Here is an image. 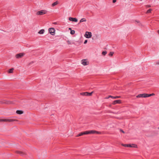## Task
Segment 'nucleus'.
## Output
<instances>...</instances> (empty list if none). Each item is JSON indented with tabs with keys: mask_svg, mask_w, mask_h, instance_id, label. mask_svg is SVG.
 <instances>
[{
	"mask_svg": "<svg viewBox=\"0 0 159 159\" xmlns=\"http://www.w3.org/2000/svg\"><path fill=\"white\" fill-rule=\"evenodd\" d=\"M47 11L45 10H42L37 11L36 13V15H41L46 14Z\"/></svg>",
	"mask_w": 159,
	"mask_h": 159,
	"instance_id": "obj_1",
	"label": "nucleus"
},
{
	"mask_svg": "<svg viewBox=\"0 0 159 159\" xmlns=\"http://www.w3.org/2000/svg\"><path fill=\"white\" fill-rule=\"evenodd\" d=\"M81 63L84 66L88 65L89 64V61L87 59H84L81 60Z\"/></svg>",
	"mask_w": 159,
	"mask_h": 159,
	"instance_id": "obj_2",
	"label": "nucleus"
},
{
	"mask_svg": "<svg viewBox=\"0 0 159 159\" xmlns=\"http://www.w3.org/2000/svg\"><path fill=\"white\" fill-rule=\"evenodd\" d=\"M25 55V53H20L16 54L15 56V57L17 59H19L24 57Z\"/></svg>",
	"mask_w": 159,
	"mask_h": 159,
	"instance_id": "obj_3",
	"label": "nucleus"
},
{
	"mask_svg": "<svg viewBox=\"0 0 159 159\" xmlns=\"http://www.w3.org/2000/svg\"><path fill=\"white\" fill-rule=\"evenodd\" d=\"M48 31L52 35H53L55 34V30L53 28H49Z\"/></svg>",
	"mask_w": 159,
	"mask_h": 159,
	"instance_id": "obj_4",
	"label": "nucleus"
},
{
	"mask_svg": "<svg viewBox=\"0 0 159 159\" xmlns=\"http://www.w3.org/2000/svg\"><path fill=\"white\" fill-rule=\"evenodd\" d=\"M86 132L87 134H95V133H96L97 134H101V133L95 130H93L89 131H86Z\"/></svg>",
	"mask_w": 159,
	"mask_h": 159,
	"instance_id": "obj_5",
	"label": "nucleus"
},
{
	"mask_svg": "<svg viewBox=\"0 0 159 159\" xmlns=\"http://www.w3.org/2000/svg\"><path fill=\"white\" fill-rule=\"evenodd\" d=\"M92 33L91 32L86 31L84 35V36L87 38H90L92 37Z\"/></svg>",
	"mask_w": 159,
	"mask_h": 159,
	"instance_id": "obj_6",
	"label": "nucleus"
},
{
	"mask_svg": "<svg viewBox=\"0 0 159 159\" xmlns=\"http://www.w3.org/2000/svg\"><path fill=\"white\" fill-rule=\"evenodd\" d=\"M137 98H146L148 97V94L143 93L139 94L136 96Z\"/></svg>",
	"mask_w": 159,
	"mask_h": 159,
	"instance_id": "obj_7",
	"label": "nucleus"
},
{
	"mask_svg": "<svg viewBox=\"0 0 159 159\" xmlns=\"http://www.w3.org/2000/svg\"><path fill=\"white\" fill-rule=\"evenodd\" d=\"M17 120L12 119H4V122H12L15 121H17Z\"/></svg>",
	"mask_w": 159,
	"mask_h": 159,
	"instance_id": "obj_8",
	"label": "nucleus"
},
{
	"mask_svg": "<svg viewBox=\"0 0 159 159\" xmlns=\"http://www.w3.org/2000/svg\"><path fill=\"white\" fill-rule=\"evenodd\" d=\"M69 20L70 21H74L75 22H77L78 21L77 19L75 18H73V17H70L69 18Z\"/></svg>",
	"mask_w": 159,
	"mask_h": 159,
	"instance_id": "obj_9",
	"label": "nucleus"
},
{
	"mask_svg": "<svg viewBox=\"0 0 159 159\" xmlns=\"http://www.w3.org/2000/svg\"><path fill=\"white\" fill-rule=\"evenodd\" d=\"M110 98H114V99H116V98H121V97L120 96H116L114 97V96L110 95V96H109L108 97H106V98L108 99Z\"/></svg>",
	"mask_w": 159,
	"mask_h": 159,
	"instance_id": "obj_10",
	"label": "nucleus"
},
{
	"mask_svg": "<svg viewBox=\"0 0 159 159\" xmlns=\"http://www.w3.org/2000/svg\"><path fill=\"white\" fill-rule=\"evenodd\" d=\"M121 103V101L120 100H116L114 101L112 103L113 105H115L116 104H120Z\"/></svg>",
	"mask_w": 159,
	"mask_h": 159,
	"instance_id": "obj_11",
	"label": "nucleus"
},
{
	"mask_svg": "<svg viewBox=\"0 0 159 159\" xmlns=\"http://www.w3.org/2000/svg\"><path fill=\"white\" fill-rule=\"evenodd\" d=\"M84 134H87L86 131L80 133V134H78L76 136V137H79V136H82V135H84Z\"/></svg>",
	"mask_w": 159,
	"mask_h": 159,
	"instance_id": "obj_12",
	"label": "nucleus"
},
{
	"mask_svg": "<svg viewBox=\"0 0 159 159\" xmlns=\"http://www.w3.org/2000/svg\"><path fill=\"white\" fill-rule=\"evenodd\" d=\"M16 113L18 114H21L23 113V111L21 110H17L16 111Z\"/></svg>",
	"mask_w": 159,
	"mask_h": 159,
	"instance_id": "obj_13",
	"label": "nucleus"
},
{
	"mask_svg": "<svg viewBox=\"0 0 159 159\" xmlns=\"http://www.w3.org/2000/svg\"><path fill=\"white\" fill-rule=\"evenodd\" d=\"M44 32L45 31L44 30L42 29L38 32V33L40 34H42L44 33Z\"/></svg>",
	"mask_w": 159,
	"mask_h": 159,
	"instance_id": "obj_14",
	"label": "nucleus"
},
{
	"mask_svg": "<svg viewBox=\"0 0 159 159\" xmlns=\"http://www.w3.org/2000/svg\"><path fill=\"white\" fill-rule=\"evenodd\" d=\"M88 92H84V93H80V95H82L86 96H88Z\"/></svg>",
	"mask_w": 159,
	"mask_h": 159,
	"instance_id": "obj_15",
	"label": "nucleus"
},
{
	"mask_svg": "<svg viewBox=\"0 0 159 159\" xmlns=\"http://www.w3.org/2000/svg\"><path fill=\"white\" fill-rule=\"evenodd\" d=\"M3 103H6L7 104H11L13 103L11 101H4L2 102Z\"/></svg>",
	"mask_w": 159,
	"mask_h": 159,
	"instance_id": "obj_16",
	"label": "nucleus"
},
{
	"mask_svg": "<svg viewBox=\"0 0 159 159\" xmlns=\"http://www.w3.org/2000/svg\"><path fill=\"white\" fill-rule=\"evenodd\" d=\"M86 19L83 18L81 19L80 20V23H81L83 22H86Z\"/></svg>",
	"mask_w": 159,
	"mask_h": 159,
	"instance_id": "obj_17",
	"label": "nucleus"
},
{
	"mask_svg": "<svg viewBox=\"0 0 159 159\" xmlns=\"http://www.w3.org/2000/svg\"><path fill=\"white\" fill-rule=\"evenodd\" d=\"M13 70H14V68H11V69H10L8 70V72L9 73H12L13 72Z\"/></svg>",
	"mask_w": 159,
	"mask_h": 159,
	"instance_id": "obj_18",
	"label": "nucleus"
},
{
	"mask_svg": "<svg viewBox=\"0 0 159 159\" xmlns=\"http://www.w3.org/2000/svg\"><path fill=\"white\" fill-rule=\"evenodd\" d=\"M57 4H58V2L57 1H56L54 3H53L52 4V6L53 7V6L57 5Z\"/></svg>",
	"mask_w": 159,
	"mask_h": 159,
	"instance_id": "obj_19",
	"label": "nucleus"
},
{
	"mask_svg": "<svg viewBox=\"0 0 159 159\" xmlns=\"http://www.w3.org/2000/svg\"><path fill=\"white\" fill-rule=\"evenodd\" d=\"M135 145L134 144H133L132 145H130V144H128V147H135Z\"/></svg>",
	"mask_w": 159,
	"mask_h": 159,
	"instance_id": "obj_20",
	"label": "nucleus"
},
{
	"mask_svg": "<svg viewBox=\"0 0 159 159\" xmlns=\"http://www.w3.org/2000/svg\"><path fill=\"white\" fill-rule=\"evenodd\" d=\"M75 31L74 30H71L70 31V33L71 34L73 35L75 33Z\"/></svg>",
	"mask_w": 159,
	"mask_h": 159,
	"instance_id": "obj_21",
	"label": "nucleus"
},
{
	"mask_svg": "<svg viewBox=\"0 0 159 159\" xmlns=\"http://www.w3.org/2000/svg\"><path fill=\"white\" fill-rule=\"evenodd\" d=\"M135 21L137 23H139V25H142V24L140 23V21L138 20H135Z\"/></svg>",
	"mask_w": 159,
	"mask_h": 159,
	"instance_id": "obj_22",
	"label": "nucleus"
},
{
	"mask_svg": "<svg viewBox=\"0 0 159 159\" xmlns=\"http://www.w3.org/2000/svg\"><path fill=\"white\" fill-rule=\"evenodd\" d=\"M93 93V92H92L91 93H89L88 92V96H91Z\"/></svg>",
	"mask_w": 159,
	"mask_h": 159,
	"instance_id": "obj_23",
	"label": "nucleus"
},
{
	"mask_svg": "<svg viewBox=\"0 0 159 159\" xmlns=\"http://www.w3.org/2000/svg\"><path fill=\"white\" fill-rule=\"evenodd\" d=\"M107 53V52L106 51H103L102 52V55L105 56Z\"/></svg>",
	"mask_w": 159,
	"mask_h": 159,
	"instance_id": "obj_24",
	"label": "nucleus"
},
{
	"mask_svg": "<svg viewBox=\"0 0 159 159\" xmlns=\"http://www.w3.org/2000/svg\"><path fill=\"white\" fill-rule=\"evenodd\" d=\"M152 11V9H148L147 12V13H150L151 12V11Z\"/></svg>",
	"mask_w": 159,
	"mask_h": 159,
	"instance_id": "obj_25",
	"label": "nucleus"
},
{
	"mask_svg": "<svg viewBox=\"0 0 159 159\" xmlns=\"http://www.w3.org/2000/svg\"><path fill=\"white\" fill-rule=\"evenodd\" d=\"M155 94L154 93H152L151 94H148V97H150L154 95Z\"/></svg>",
	"mask_w": 159,
	"mask_h": 159,
	"instance_id": "obj_26",
	"label": "nucleus"
},
{
	"mask_svg": "<svg viewBox=\"0 0 159 159\" xmlns=\"http://www.w3.org/2000/svg\"><path fill=\"white\" fill-rule=\"evenodd\" d=\"M122 145L125 147H128V144H122Z\"/></svg>",
	"mask_w": 159,
	"mask_h": 159,
	"instance_id": "obj_27",
	"label": "nucleus"
},
{
	"mask_svg": "<svg viewBox=\"0 0 159 159\" xmlns=\"http://www.w3.org/2000/svg\"><path fill=\"white\" fill-rule=\"evenodd\" d=\"M114 53V52H110L109 53V55L110 56H112L113 54Z\"/></svg>",
	"mask_w": 159,
	"mask_h": 159,
	"instance_id": "obj_28",
	"label": "nucleus"
},
{
	"mask_svg": "<svg viewBox=\"0 0 159 159\" xmlns=\"http://www.w3.org/2000/svg\"><path fill=\"white\" fill-rule=\"evenodd\" d=\"M4 122V119H0V122Z\"/></svg>",
	"mask_w": 159,
	"mask_h": 159,
	"instance_id": "obj_29",
	"label": "nucleus"
},
{
	"mask_svg": "<svg viewBox=\"0 0 159 159\" xmlns=\"http://www.w3.org/2000/svg\"><path fill=\"white\" fill-rule=\"evenodd\" d=\"M67 42L68 44H71V43L70 41L68 40Z\"/></svg>",
	"mask_w": 159,
	"mask_h": 159,
	"instance_id": "obj_30",
	"label": "nucleus"
},
{
	"mask_svg": "<svg viewBox=\"0 0 159 159\" xmlns=\"http://www.w3.org/2000/svg\"><path fill=\"white\" fill-rule=\"evenodd\" d=\"M156 64L157 65H159V60L156 62Z\"/></svg>",
	"mask_w": 159,
	"mask_h": 159,
	"instance_id": "obj_31",
	"label": "nucleus"
},
{
	"mask_svg": "<svg viewBox=\"0 0 159 159\" xmlns=\"http://www.w3.org/2000/svg\"><path fill=\"white\" fill-rule=\"evenodd\" d=\"M146 7H151V6L150 5H147L146 6Z\"/></svg>",
	"mask_w": 159,
	"mask_h": 159,
	"instance_id": "obj_32",
	"label": "nucleus"
},
{
	"mask_svg": "<svg viewBox=\"0 0 159 159\" xmlns=\"http://www.w3.org/2000/svg\"><path fill=\"white\" fill-rule=\"evenodd\" d=\"M87 41H87V40H85V41H84V44H86L87 43Z\"/></svg>",
	"mask_w": 159,
	"mask_h": 159,
	"instance_id": "obj_33",
	"label": "nucleus"
},
{
	"mask_svg": "<svg viewBox=\"0 0 159 159\" xmlns=\"http://www.w3.org/2000/svg\"><path fill=\"white\" fill-rule=\"evenodd\" d=\"M18 152L19 153L21 154H22L23 153L22 152H20V151Z\"/></svg>",
	"mask_w": 159,
	"mask_h": 159,
	"instance_id": "obj_34",
	"label": "nucleus"
},
{
	"mask_svg": "<svg viewBox=\"0 0 159 159\" xmlns=\"http://www.w3.org/2000/svg\"><path fill=\"white\" fill-rule=\"evenodd\" d=\"M116 0H113V2L115 3L116 2Z\"/></svg>",
	"mask_w": 159,
	"mask_h": 159,
	"instance_id": "obj_35",
	"label": "nucleus"
},
{
	"mask_svg": "<svg viewBox=\"0 0 159 159\" xmlns=\"http://www.w3.org/2000/svg\"><path fill=\"white\" fill-rule=\"evenodd\" d=\"M120 131L122 132L123 133H124L125 132L122 130H121Z\"/></svg>",
	"mask_w": 159,
	"mask_h": 159,
	"instance_id": "obj_36",
	"label": "nucleus"
},
{
	"mask_svg": "<svg viewBox=\"0 0 159 159\" xmlns=\"http://www.w3.org/2000/svg\"><path fill=\"white\" fill-rule=\"evenodd\" d=\"M34 63V62L33 61H32L31 62H30V64H32Z\"/></svg>",
	"mask_w": 159,
	"mask_h": 159,
	"instance_id": "obj_37",
	"label": "nucleus"
},
{
	"mask_svg": "<svg viewBox=\"0 0 159 159\" xmlns=\"http://www.w3.org/2000/svg\"><path fill=\"white\" fill-rule=\"evenodd\" d=\"M69 30H71V28H69Z\"/></svg>",
	"mask_w": 159,
	"mask_h": 159,
	"instance_id": "obj_38",
	"label": "nucleus"
},
{
	"mask_svg": "<svg viewBox=\"0 0 159 159\" xmlns=\"http://www.w3.org/2000/svg\"><path fill=\"white\" fill-rule=\"evenodd\" d=\"M157 33H158V34H159V30H157Z\"/></svg>",
	"mask_w": 159,
	"mask_h": 159,
	"instance_id": "obj_39",
	"label": "nucleus"
},
{
	"mask_svg": "<svg viewBox=\"0 0 159 159\" xmlns=\"http://www.w3.org/2000/svg\"><path fill=\"white\" fill-rule=\"evenodd\" d=\"M54 24H56V22H55L54 23Z\"/></svg>",
	"mask_w": 159,
	"mask_h": 159,
	"instance_id": "obj_40",
	"label": "nucleus"
},
{
	"mask_svg": "<svg viewBox=\"0 0 159 159\" xmlns=\"http://www.w3.org/2000/svg\"><path fill=\"white\" fill-rule=\"evenodd\" d=\"M158 129H159V127H158Z\"/></svg>",
	"mask_w": 159,
	"mask_h": 159,
	"instance_id": "obj_41",
	"label": "nucleus"
}]
</instances>
